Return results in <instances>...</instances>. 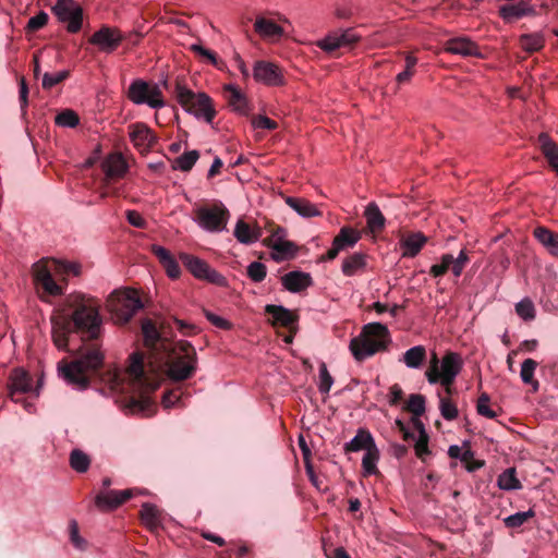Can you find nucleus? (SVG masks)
<instances>
[{
  "instance_id": "f257e3e1",
  "label": "nucleus",
  "mask_w": 558,
  "mask_h": 558,
  "mask_svg": "<svg viewBox=\"0 0 558 558\" xmlns=\"http://www.w3.org/2000/svg\"><path fill=\"white\" fill-rule=\"evenodd\" d=\"M159 381L149 378L144 371L143 355L134 352L125 373L116 375L114 389L131 395L126 404L129 412L149 415L154 403L149 393L158 389Z\"/></svg>"
},
{
  "instance_id": "f03ea898",
  "label": "nucleus",
  "mask_w": 558,
  "mask_h": 558,
  "mask_svg": "<svg viewBox=\"0 0 558 558\" xmlns=\"http://www.w3.org/2000/svg\"><path fill=\"white\" fill-rule=\"evenodd\" d=\"M104 362V353L97 344L82 345L72 361L65 359L58 362V376L77 390H85L90 384V375Z\"/></svg>"
},
{
  "instance_id": "7ed1b4c3",
  "label": "nucleus",
  "mask_w": 558,
  "mask_h": 558,
  "mask_svg": "<svg viewBox=\"0 0 558 558\" xmlns=\"http://www.w3.org/2000/svg\"><path fill=\"white\" fill-rule=\"evenodd\" d=\"M69 306L73 310L70 317L73 329L82 333L83 339H97L102 329L99 302L90 295L74 293L69 299Z\"/></svg>"
},
{
  "instance_id": "20e7f679",
  "label": "nucleus",
  "mask_w": 558,
  "mask_h": 558,
  "mask_svg": "<svg viewBox=\"0 0 558 558\" xmlns=\"http://www.w3.org/2000/svg\"><path fill=\"white\" fill-rule=\"evenodd\" d=\"M390 341L388 328L381 323L366 324L362 331L351 339L349 350L356 362H363L386 349Z\"/></svg>"
},
{
  "instance_id": "39448f33",
  "label": "nucleus",
  "mask_w": 558,
  "mask_h": 558,
  "mask_svg": "<svg viewBox=\"0 0 558 558\" xmlns=\"http://www.w3.org/2000/svg\"><path fill=\"white\" fill-rule=\"evenodd\" d=\"M463 367V361L460 354L447 352L441 360L434 353L429 361V366L425 372L427 381L430 385L440 384L445 387L448 395H451V386Z\"/></svg>"
},
{
  "instance_id": "423d86ee",
  "label": "nucleus",
  "mask_w": 558,
  "mask_h": 558,
  "mask_svg": "<svg viewBox=\"0 0 558 558\" xmlns=\"http://www.w3.org/2000/svg\"><path fill=\"white\" fill-rule=\"evenodd\" d=\"M177 98L187 112L192 113L197 119L204 120L207 123L213 122L216 116V110L213 106L211 98L207 94H195L184 86H178Z\"/></svg>"
},
{
  "instance_id": "0eeeda50",
  "label": "nucleus",
  "mask_w": 558,
  "mask_h": 558,
  "mask_svg": "<svg viewBox=\"0 0 558 558\" xmlns=\"http://www.w3.org/2000/svg\"><path fill=\"white\" fill-rule=\"evenodd\" d=\"M107 306L117 323L125 324L143 307V304L135 291L122 290L110 294Z\"/></svg>"
},
{
  "instance_id": "6e6552de",
  "label": "nucleus",
  "mask_w": 558,
  "mask_h": 558,
  "mask_svg": "<svg viewBox=\"0 0 558 558\" xmlns=\"http://www.w3.org/2000/svg\"><path fill=\"white\" fill-rule=\"evenodd\" d=\"M194 221L207 232H221L226 229L230 213L222 203L199 206L194 209Z\"/></svg>"
},
{
  "instance_id": "1a4fd4ad",
  "label": "nucleus",
  "mask_w": 558,
  "mask_h": 558,
  "mask_svg": "<svg viewBox=\"0 0 558 558\" xmlns=\"http://www.w3.org/2000/svg\"><path fill=\"white\" fill-rule=\"evenodd\" d=\"M183 355L173 359L167 371V375L174 381H182L190 378L196 369V353L189 342L181 344Z\"/></svg>"
},
{
  "instance_id": "9d476101",
  "label": "nucleus",
  "mask_w": 558,
  "mask_h": 558,
  "mask_svg": "<svg viewBox=\"0 0 558 558\" xmlns=\"http://www.w3.org/2000/svg\"><path fill=\"white\" fill-rule=\"evenodd\" d=\"M129 99L136 105H148L153 109L165 106L162 94L157 85H149L147 82L136 80L132 82L128 90Z\"/></svg>"
},
{
  "instance_id": "9b49d317",
  "label": "nucleus",
  "mask_w": 558,
  "mask_h": 558,
  "mask_svg": "<svg viewBox=\"0 0 558 558\" xmlns=\"http://www.w3.org/2000/svg\"><path fill=\"white\" fill-rule=\"evenodd\" d=\"M179 257L196 279L205 280L219 287L227 286L226 277L213 269L205 260L187 253H180Z\"/></svg>"
},
{
  "instance_id": "f8f14e48",
  "label": "nucleus",
  "mask_w": 558,
  "mask_h": 558,
  "mask_svg": "<svg viewBox=\"0 0 558 558\" xmlns=\"http://www.w3.org/2000/svg\"><path fill=\"white\" fill-rule=\"evenodd\" d=\"M56 260L41 259L33 265L32 272L34 282L41 288L44 292L51 296L62 294V288L52 278L51 271L56 266Z\"/></svg>"
},
{
  "instance_id": "ddd939ff",
  "label": "nucleus",
  "mask_w": 558,
  "mask_h": 558,
  "mask_svg": "<svg viewBox=\"0 0 558 558\" xmlns=\"http://www.w3.org/2000/svg\"><path fill=\"white\" fill-rule=\"evenodd\" d=\"M52 12L61 23L66 24L69 33H77L82 28L83 10L73 0H58Z\"/></svg>"
},
{
  "instance_id": "4468645a",
  "label": "nucleus",
  "mask_w": 558,
  "mask_h": 558,
  "mask_svg": "<svg viewBox=\"0 0 558 558\" xmlns=\"http://www.w3.org/2000/svg\"><path fill=\"white\" fill-rule=\"evenodd\" d=\"M123 40V35L116 27L101 26L89 38V43L99 48V50L110 53L114 51Z\"/></svg>"
},
{
  "instance_id": "2eb2a0df",
  "label": "nucleus",
  "mask_w": 558,
  "mask_h": 558,
  "mask_svg": "<svg viewBox=\"0 0 558 558\" xmlns=\"http://www.w3.org/2000/svg\"><path fill=\"white\" fill-rule=\"evenodd\" d=\"M254 32L266 43L276 44L284 36V29L274 20L257 15L254 22Z\"/></svg>"
},
{
  "instance_id": "dca6fc26",
  "label": "nucleus",
  "mask_w": 558,
  "mask_h": 558,
  "mask_svg": "<svg viewBox=\"0 0 558 558\" xmlns=\"http://www.w3.org/2000/svg\"><path fill=\"white\" fill-rule=\"evenodd\" d=\"M359 240L360 233L356 230L350 227L341 228L340 232L335 236L332 245L328 250L326 256L323 257V260L335 259L341 251L353 247Z\"/></svg>"
},
{
  "instance_id": "f3484780",
  "label": "nucleus",
  "mask_w": 558,
  "mask_h": 558,
  "mask_svg": "<svg viewBox=\"0 0 558 558\" xmlns=\"http://www.w3.org/2000/svg\"><path fill=\"white\" fill-rule=\"evenodd\" d=\"M498 14L505 23H512L525 16H534L536 11L529 1L520 0L499 7Z\"/></svg>"
},
{
  "instance_id": "a211bd4d",
  "label": "nucleus",
  "mask_w": 558,
  "mask_h": 558,
  "mask_svg": "<svg viewBox=\"0 0 558 558\" xmlns=\"http://www.w3.org/2000/svg\"><path fill=\"white\" fill-rule=\"evenodd\" d=\"M132 495V489L101 492L96 496L95 505L101 511H110L129 500Z\"/></svg>"
},
{
  "instance_id": "6ab92c4d",
  "label": "nucleus",
  "mask_w": 558,
  "mask_h": 558,
  "mask_svg": "<svg viewBox=\"0 0 558 558\" xmlns=\"http://www.w3.org/2000/svg\"><path fill=\"white\" fill-rule=\"evenodd\" d=\"M253 76L255 81L270 86H279L283 83L279 68L266 61H257L255 63Z\"/></svg>"
},
{
  "instance_id": "aec40b11",
  "label": "nucleus",
  "mask_w": 558,
  "mask_h": 558,
  "mask_svg": "<svg viewBox=\"0 0 558 558\" xmlns=\"http://www.w3.org/2000/svg\"><path fill=\"white\" fill-rule=\"evenodd\" d=\"M130 129V140L141 153L148 151L157 141L151 130L144 123L133 124Z\"/></svg>"
},
{
  "instance_id": "412c9836",
  "label": "nucleus",
  "mask_w": 558,
  "mask_h": 558,
  "mask_svg": "<svg viewBox=\"0 0 558 558\" xmlns=\"http://www.w3.org/2000/svg\"><path fill=\"white\" fill-rule=\"evenodd\" d=\"M51 325V337L53 344L60 351H70L68 348L69 336L73 331L70 320L63 317L52 318Z\"/></svg>"
},
{
  "instance_id": "4be33fe9",
  "label": "nucleus",
  "mask_w": 558,
  "mask_h": 558,
  "mask_svg": "<svg viewBox=\"0 0 558 558\" xmlns=\"http://www.w3.org/2000/svg\"><path fill=\"white\" fill-rule=\"evenodd\" d=\"M427 241L428 238L425 236L422 232H412L403 235L399 242L402 257H415L427 243Z\"/></svg>"
},
{
  "instance_id": "5701e85b",
  "label": "nucleus",
  "mask_w": 558,
  "mask_h": 558,
  "mask_svg": "<svg viewBox=\"0 0 558 558\" xmlns=\"http://www.w3.org/2000/svg\"><path fill=\"white\" fill-rule=\"evenodd\" d=\"M446 51L462 57H483L478 46L466 37H457L448 40Z\"/></svg>"
},
{
  "instance_id": "b1692460",
  "label": "nucleus",
  "mask_w": 558,
  "mask_h": 558,
  "mask_svg": "<svg viewBox=\"0 0 558 558\" xmlns=\"http://www.w3.org/2000/svg\"><path fill=\"white\" fill-rule=\"evenodd\" d=\"M101 168L106 177L110 179L123 178L129 169L124 157L120 153L108 155L104 159Z\"/></svg>"
},
{
  "instance_id": "393cba45",
  "label": "nucleus",
  "mask_w": 558,
  "mask_h": 558,
  "mask_svg": "<svg viewBox=\"0 0 558 558\" xmlns=\"http://www.w3.org/2000/svg\"><path fill=\"white\" fill-rule=\"evenodd\" d=\"M281 283L289 292L299 293L312 286V277L307 272L290 271L281 278Z\"/></svg>"
},
{
  "instance_id": "a878e982",
  "label": "nucleus",
  "mask_w": 558,
  "mask_h": 558,
  "mask_svg": "<svg viewBox=\"0 0 558 558\" xmlns=\"http://www.w3.org/2000/svg\"><path fill=\"white\" fill-rule=\"evenodd\" d=\"M233 235L238 242L245 245L256 243L262 236V229L258 226H251L242 219L235 223Z\"/></svg>"
},
{
  "instance_id": "bb28decb",
  "label": "nucleus",
  "mask_w": 558,
  "mask_h": 558,
  "mask_svg": "<svg viewBox=\"0 0 558 558\" xmlns=\"http://www.w3.org/2000/svg\"><path fill=\"white\" fill-rule=\"evenodd\" d=\"M151 252L158 258L162 267L165 268L168 277L171 279H177L181 275V269L175 260V258L171 255V253L163 246L154 244L151 245Z\"/></svg>"
},
{
  "instance_id": "cd10ccee",
  "label": "nucleus",
  "mask_w": 558,
  "mask_h": 558,
  "mask_svg": "<svg viewBox=\"0 0 558 558\" xmlns=\"http://www.w3.org/2000/svg\"><path fill=\"white\" fill-rule=\"evenodd\" d=\"M265 312L271 316L274 326L291 327L296 322V316L282 305L268 304L265 306Z\"/></svg>"
},
{
  "instance_id": "c85d7f7f",
  "label": "nucleus",
  "mask_w": 558,
  "mask_h": 558,
  "mask_svg": "<svg viewBox=\"0 0 558 558\" xmlns=\"http://www.w3.org/2000/svg\"><path fill=\"white\" fill-rule=\"evenodd\" d=\"M534 238L545 247L551 256L558 258V233L546 227H536Z\"/></svg>"
},
{
  "instance_id": "c756f323",
  "label": "nucleus",
  "mask_w": 558,
  "mask_h": 558,
  "mask_svg": "<svg viewBox=\"0 0 558 558\" xmlns=\"http://www.w3.org/2000/svg\"><path fill=\"white\" fill-rule=\"evenodd\" d=\"M10 391L11 397L14 399L16 392L26 393L33 389L32 378L29 374L23 368H15L10 376Z\"/></svg>"
},
{
  "instance_id": "7c9ffc66",
  "label": "nucleus",
  "mask_w": 558,
  "mask_h": 558,
  "mask_svg": "<svg viewBox=\"0 0 558 558\" xmlns=\"http://www.w3.org/2000/svg\"><path fill=\"white\" fill-rule=\"evenodd\" d=\"M538 145L549 166L558 175V146L547 133L538 135Z\"/></svg>"
},
{
  "instance_id": "2f4dec72",
  "label": "nucleus",
  "mask_w": 558,
  "mask_h": 558,
  "mask_svg": "<svg viewBox=\"0 0 558 558\" xmlns=\"http://www.w3.org/2000/svg\"><path fill=\"white\" fill-rule=\"evenodd\" d=\"M286 204L303 218H312L322 215L316 205L305 198L289 196L286 198Z\"/></svg>"
},
{
  "instance_id": "473e14b6",
  "label": "nucleus",
  "mask_w": 558,
  "mask_h": 558,
  "mask_svg": "<svg viewBox=\"0 0 558 558\" xmlns=\"http://www.w3.org/2000/svg\"><path fill=\"white\" fill-rule=\"evenodd\" d=\"M375 446L376 444L371 433L364 429H359L356 435L344 445V450L347 452H357L361 450L368 451Z\"/></svg>"
},
{
  "instance_id": "72a5a7b5",
  "label": "nucleus",
  "mask_w": 558,
  "mask_h": 558,
  "mask_svg": "<svg viewBox=\"0 0 558 558\" xmlns=\"http://www.w3.org/2000/svg\"><path fill=\"white\" fill-rule=\"evenodd\" d=\"M366 267V255L364 253H353L342 262V274L347 277L355 276L362 272Z\"/></svg>"
},
{
  "instance_id": "f704fd0d",
  "label": "nucleus",
  "mask_w": 558,
  "mask_h": 558,
  "mask_svg": "<svg viewBox=\"0 0 558 558\" xmlns=\"http://www.w3.org/2000/svg\"><path fill=\"white\" fill-rule=\"evenodd\" d=\"M364 215L366 218L367 228L372 233L380 232L385 228L386 219L377 204H368L365 208Z\"/></svg>"
},
{
  "instance_id": "c9c22d12",
  "label": "nucleus",
  "mask_w": 558,
  "mask_h": 558,
  "mask_svg": "<svg viewBox=\"0 0 558 558\" xmlns=\"http://www.w3.org/2000/svg\"><path fill=\"white\" fill-rule=\"evenodd\" d=\"M225 90L228 93V104L233 110L240 113H246L248 110L247 100L241 89L233 84H228L225 86Z\"/></svg>"
},
{
  "instance_id": "e433bc0d",
  "label": "nucleus",
  "mask_w": 558,
  "mask_h": 558,
  "mask_svg": "<svg viewBox=\"0 0 558 558\" xmlns=\"http://www.w3.org/2000/svg\"><path fill=\"white\" fill-rule=\"evenodd\" d=\"M426 359V349L423 345H415L407 350L400 359L409 368H420Z\"/></svg>"
},
{
  "instance_id": "4c0bfd02",
  "label": "nucleus",
  "mask_w": 558,
  "mask_h": 558,
  "mask_svg": "<svg viewBox=\"0 0 558 558\" xmlns=\"http://www.w3.org/2000/svg\"><path fill=\"white\" fill-rule=\"evenodd\" d=\"M519 40L521 48L530 53L539 51L545 45V37L539 32L523 34Z\"/></svg>"
},
{
  "instance_id": "58836bf2",
  "label": "nucleus",
  "mask_w": 558,
  "mask_h": 558,
  "mask_svg": "<svg viewBox=\"0 0 558 558\" xmlns=\"http://www.w3.org/2000/svg\"><path fill=\"white\" fill-rule=\"evenodd\" d=\"M414 427L418 432V438L414 446L415 453L422 461H425V458L429 454L428 435L421 420L414 421Z\"/></svg>"
},
{
  "instance_id": "ea45409f",
  "label": "nucleus",
  "mask_w": 558,
  "mask_h": 558,
  "mask_svg": "<svg viewBox=\"0 0 558 558\" xmlns=\"http://www.w3.org/2000/svg\"><path fill=\"white\" fill-rule=\"evenodd\" d=\"M497 486L502 490H518L522 488L521 482L517 478L514 468H509L499 474Z\"/></svg>"
},
{
  "instance_id": "a19ab883",
  "label": "nucleus",
  "mask_w": 558,
  "mask_h": 558,
  "mask_svg": "<svg viewBox=\"0 0 558 558\" xmlns=\"http://www.w3.org/2000/svg\"><path fill=\"white\" fill-rule=\"evenodd\" d=\"M536 367V361H534L533 359H526L522 362L520 371L521 380L526 385H531L533 391H537L539 388V383L536 379H534V373Z\"/></svg>"
},
{
  "instance_id": "79ce46f5",
  "label": "nucleus",
  "mask_w": 558,
  "mask_h": 558,
  "mask_svg": "<svg viewBox=\"0 0 558 558\" xmlns=\"http://www.w3.org/2000/svg\"><path fill=\"white\" fill-rule=\"evenodd\" d=\"M141 519L148 529L155 530L160 525V511L155 505L144 504L141 510Z\"/></svg>"
},
{
  "instance_id": "37998d69",
  "label": "nucleus",
  "mask_w": 558,
  "mask_h": 558,
  "mask_svg": "<svg viewBox=\"0 0 558 558\" xmlns=\"http://www.w3.org/2000/svg\"><path fill=\"white\" fill-rule=\"evenodd\" d=\"M379 460V450L377 446L365 451L362 459V469L365 476L375 475L378 472L377 462Z\"/></svg>"
},
{
  "instance_id": "c03bdc74",
  "label": "nucleus",
  "mask_w": 558,
  "mask_h": 558,
  "mask_svg": "<svg viewBox=\"0 0 558 558\" xmlns=\"http://www.w3.org/2000/svg\"><path fill=\"white\" fill-rule=\"evenodd\" d=\"M268 246L274 251L272 257L276 260H282L292 257L296 252L295 244L287 240L279 241L278 243L274 244H268Z\"/></svg>"
},
{
  "instance_id": "a18cd8bd",
  "label": "nucleus",
  "mask_w": 558,
  "mask_h": 558,
  "mask_svg": "<svg viewBox=\"0 0 558 558\" xmlns=\"http://www.w3.org/2000/svg\"><path fill=\"white\" fill-rule=\"evenodd\" d=\"M199 158L197 150H190L174 159L172 168L174 170L190 171Z\"/></svg>"
},
{
  "instance_id": "49530a36",
  "label": "nucleus",
  "mask_w": 558,
  "mask_h": 558,
  "mask_svg": "<svg viewBox=\"0 0 558 558\" xmlns=\"http://www.w3.org/2000/svg\"><path fill=\"white\" fill-rule=\"evenodd\" d=\"M70 465L74 471L85 473L90 465V459L82 450L74 449L70 453Z\"/></svg>"
},
{
  "instance_id": "de8ad7c7",
  "label": "nucleus",
  "mask_w": 558,
  "mask_h": 558,
  "mask_svg": "<svg viewBox=\"0 0 558 558\" xmlns=\"http://www.w3.org/2000/svg\"><path fill=\"white\" fill-rule=\"evenodd\" d=\"M535 517V511L529 509L526 511L515 512L504 519V523L509 529L521 527L526 521Z\"/></svg>"
},
{
  "instance_id": "09e8293b",
  "label": "nucleus",
  "mask_w": 558,
  "mask_h": 558,
  "mask_svg": "<svg viewBox=\"0 0 558 558\" xmlns=\"http://www.w3.org/2000/svg\"><path fill=\"white\" fill-rule=\"evenodd\" d=\"M515 313L521 319L525 322L533 320L536 315L534 303L529 298L522 299L515 304Z\"/></svg>"
},
{
  "instance_id": "8fccbe9b",
  "label": "nucleus",
  "mask_w": 558,
  "mask_h": 558,
  "mask_svg": "<svg viewBox=\"0 0 558 558\" xmlns=\"http://www.w3.org/2000/svg\"><path fill=\"white\" fill-rule=\"evenodd\" d=\"M190 50L195 54L207 60L211 65L216 66L217 69H222L223 62L218 59L217 54L214 51L203 47L201 44H192L190 46Z\"/></svg>"
},
{
  "instance_id": "3c124183",
  "label": "nucleus",
  "mask_w": 558,
  "mask_h": 558,
  "mask_svg": "<svg viewBox=\"0 0 558 558\" xmlns=\"http://www.w3.org/2000/svg\"><path fill=\"white\" fill-rule=\"evenodd\" d=\"M407 409L413 414V416H414L413 422L415 420H420V416L423 415L425 412L424 396L418 395V393L411 395L408 400Z\"/></svg>"
},
{
  "instance_id": "603ef678",
  "label": "nucleus",
  "mask_w": 558,
  "mask_h": 558,
  "mask_svg": "<svg viewBox=\"0 0 558 558\" xmlns=\"http://www.w3.org/2000/svg\"><path fill=\"white\" fill-rule=\"evenodd\" d=\"M54 122L62 128H75L80 123V118L73 110L66 109L56 116Z\"/></svg>"
},
{
  "instance_id": "864d4df0",
  "label": "nucleus",
  "mask_w": 558,
  "mask_h": 558,
  "mask_svg": "<svg viewBox=\"0 0 558 558\" xmlns=\"http://www.w3.org/2000/svg\"><path fill=\"white\" fill-rule=\"evenodd\" d=\"M452 266H453V255H451V254H444L440 257V263L439 264H434L430 267L429 274L433 277H441V276H444L449 270V268L452 269Z\"/></svg>"
},
{
  "instance_id": "5fc2aeb1",
  "label": "nucleus",
  "mask_w": 558,
  "mask_h": 558,
  "mask_svg": "<svg viewBox=\"0 0 558 558\" xmlns=\"http://www.w3.org/2000/svg\"><path fill=\"white\" fill-rule=\"evenodd\" d=\"M317 47H319L325 52L331 53L337 49L341 48V44L337 33H331L327 35L325 38L317 41Z\"/></svg>"
},
{
  "instance_id": "6e6d98bb",
  "label": "nucleus",
  "mask_w": 558,
  "mask_h": 558,
  "mask_svg": "<svg viewBox=\"0 0 558 558\" xmlns=\"http://www.w3.org/2000/svg\"><path fill=\"white\" fill-rule=\"evenodd\" d=\"M439 410L441 416L447 421H452L458 416V409L456 404L448 398H439Z\"/></svg>"
},
{
  "instance_id": "4d7b16f0",
  "label": "nucleus",
  "mask_w": 558,
  "mask_h": 558,
  "mask_svg": "<svg viewBox=\"0 0 558 558\" xmlns=\"http://www.w3.org/2000/svg\"><path fill=\"white\" fill-rule=\"evenodd\" d=\"M69 531L72 545L78 550H85L87 542L80 535L78 524L75 520L70 521Z\"/></svg>"
},
{
  "instance_id": "13d9d810",
  "label": "nucleus",
  "mask_w": 558,
  "mask_h": 558,
  "mask_svg": "<svg viewBox=\"0 0 558 558\" xmlns=\"http://www.w3.org/2000/svg\"><path fill=\"white\" fill-rule=\"evenodd\" d=\"M69 71L63 70L56 73H45L43 76L41 85L45 89H50L57 84L61 83L69 76Z\"/></svg>"
},
{
  "instance_id": "bf43d9fd",
  "label": "nucleus",
  "mask_w": 558,
  "mask_h": 558,
  "mask_svg": "<svg viewBox=\"0 0 558 558\" xmlns=\"http://www.w3.org/2000/svg\"><path fill=\"white\" fill-rule=\"evenodd\" d=\"M266 275V266L260 262H253L247 266V276L254 282H262Z\"/></svg>"
},
{
  "instance_id": "052dcab7",
  "label": "nucleus",
  "mask_w": 558,
  "mask_h": 558,
  "mask_svg": "<svg viewBox=\"0 0 558 558\" xmlns=\"http://www.w3.org/2000/svg\"><path fill=\"white\" fill-rule=\"evenodd\" d=\"M333 384V378L329 374L325 363L319 365V384L318 390L320 393L327 395Z\"/></svg>"
},
{
  "instance_id": "680f3d73",
  "label": "nucleus",
  "mask_w": 558,
  "mask_h": 558,
  "mask_svg": "<svg viewBox=\"0 0 558 558\" xmlns=\"http://www.w3.org/2000/svg\"><path fill=\"white\" fill-rule=\"evenodd\" d=\"M489 396L487 393H482L478 397L476 411L480 415L485 416L487 418H494L497 416L496 412L489 407Z\"/></svg>"
},
{
  "instance_id": "e2e57ef3",
  "label": "nucleus",
  "mask_w": 558,
  "mask_h": 558,
  "mask_svg": "<svg viewBox=\"0 0 558 558\" xmlns=\"http://www.w3.org/2000/svg\"><path fill=\"white\" fill-rule=\"evenodd\" d=\"M142 332L147 342L155 343L159 339V332L154 323L149 319H145L142 323Z\"/></svg>"
},
{
  "instance_id": "0e129e2a",
  "label": "nucleus",
  "mask_w": 558,
  "mask_h": 558,
  "mask_svg": "<svg viewBox=\"0 0 558 558\" xmlns=\"http://www.w3.org/2000/svg\"><path fill=\"white\" fill-rule=\"evenodd\" d=\"M469 255L465 250H461L457 257H453L452 274L454 277H460L463 272L465 265L469 263Z\"/></svg>"
},
{
  "instance_id": "69168bd1",
  "label": "nucleus",
  "mask_w": 558,
  "mask_h": 558,
  "mask_svg": "<svg viewBox=\"0 0 558 558\" xmlns=\"http://www.w3.org/2000/svg\"><path fill=\"white\" fill-rule=\"evenodd\" d=\"M48 14L40 11L28 20L26 26L27 31L35 32L43 28L48 23Z\"/></svg>"
},
{
  "instance_id": "338daca9",
  "label": "nucleus",
  "mask_w": 558,
  "mask_h": 558,
  "mask_svg": "<svg viewBox=\"0 0 558 558\" xmlns=\"http://www.w3.org/2000/svg\"><path fill=\"white\" fill-rule=\"evenodd\" d=\"M336 33L339 37V40H340V44L342 47H349L352 44L360 40V36H357L352 28H347L344 31L336 32Z\"/></svg>"
},
{
  "instance_id": "774afa93",
  "label": "nucleus",
  "mask_w": 558,
  "mask_h": 558,
  "mask_svg": "<svg viewBox=\"0 0 558 558\" xmlns=\"http://www.w3.org/2000/svg\"><path fill=\"white\" fill-rule=\"evenodd\" d=\"M253 126L256 129L276 130L278 124L266 116H257L253 119Z\"/></svg>"
}]
</instances>
